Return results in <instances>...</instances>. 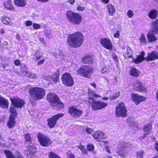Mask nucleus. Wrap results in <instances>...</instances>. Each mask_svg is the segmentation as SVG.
<instances>
[{"label": "nucleus", "mask_w": 158, "mask_h": 158, "mask_svg": "<svg viewBox=\"0 0 158 158\" xmlns=\"http://www.w3.org/2000/svg\"><path fill=\"white\" fill-rule=\"evenodd\" d=\"M4 152L7 158H23V155L18 151L12 152L9 150H5Z\"/></svg>", "instance_id": "obj_13"}, {"label": "nucleus", "mask_w": 158, "mask_h": 158, "mask_svg": "<svg viewBox=\"0 0 158 158\" xmlns=\"http://www.w3.org/2000/svg\"><path fill=\"white\" fill-rule=\"evenodd\" d=\"M37 137L39 142L43 146L48 147L52 143V140L48 136L41 133H39Z\"/></svg>", "instance_id": "obj_7"}, {"label": "nucleus", "mask_w": 158, "mask_h": 158, "mask_svg": "<svg viewBox=\"0 0 158 158\" xmlns=\"http://www.w3.org/2000/svg\"><path fill=\"white\" fill-rule=\"evenodd\" d=\"M144 52L142 51L140 55L137 56L136 59H133L132 62L136 64H138L144 60L147 61H149L158 59V53L156 51H153L148 53V56L146 58L144 57Z\"/></svg>", "instance_id": "obj_3"}, {"label": "nucleus", "mask_w": 158, "mask_h": 158, "mask_svg": "<svg viewBox=\"0 0 158 158\" xmlns=\"http://www.w3.org/2000/svg\"><path fill=\"white\" fill-rule=\"evenodd\" d=\"M92 136L94 139H97L98 141L99 140L98 139H103L107 137L106 134L103 133L102 131H96L93 134Z\"/></svg>", "instance_id": "obj_18"}, {"label": "nucleus", "mask_w": 158, "mask_h": 158, "mask_svg": "<svg viewBox=\"0 0 158 158\" xmlns=\"http://www.w3.org/2000/svg\"><path fill=\"white\" fill-rule=\"evenodd\" d=\"M110 66L104 65L102 66L101 72L103 73H107L110 72Z\"/></svg>", "instance_id": "obj_33"}, {"label": "nucleus", "mask_w": 158, "mask_h": 158, "mask_svg": "<svg viewBox=\"0 0 158 158\" xmlns=\"http://www.w3.org/2000/svg\"><path fill=\"white\" fill-rule=\"evenodd\" d=\"M127 15L129 18H131L133 17L134 14L132 10H129L127 12Z\"/></svg>", "instance_id": "obj_48"}, {"label": "nucleus", "mask_w": 158, "mask_h": 158, "mask_svg": "<svg viewBox=\"0 0 158 158\" xmlns=\"http://www.w3.org/2000/svg\"><path fill=\"white\" fill-rule=\"evenodd\" d=\"M9 102L7 100L2 97L0 98V107L3 109L8 108Z\"/></svg>", "instance_id": "obj_24"}, {"label": "nucleus", "mask_w": 158, "mask_h": 158, "mask_svg": "<svg viewBox=\"0 0 158 158\" xmlns=\"http://www.w3.org/2000/svg\"><path fill=\"white\" fill-rule=\"evenodd\" d=\"M62 82L63 84L68 87H71L74 84L73 78L69 73H65L62 77Z\"/></svg>", "instance_id": "obj_11"}, {"label": "nucleus", "mask_w": 158, "mask_h": 158, "mask_svg": "<svg viewBox=\"0 0 158 158\" xmlns=\"http://www.w3.org/2000/svg\"><path fill=\"white\" fill-rule=\"evenodd\" d=\"M158 33H155L152 31H149L147 35V37L148 40L149 42H153L157 40V38L155 35Z\"/></svg>", "instance_id": "obj_19"}, {"label": "nucleus", "mask_w": 158, "mask_h": 158, "mask_svg": "<svg viewBox=\"0 0 158 158\" xmlns=\"http://www.w3.org/2000/svg\"><path fill=\"white\" fill-rule=\"evenodd\" d=\"M63 1L65 3H69L71 4H73L74 3L75 0H63Z\"/></svg>", "instance_id": "obj_52"}, {"label": "nucleus", "mask_w": 158, "mask_h": 158, "mask_svg": "<svg viewBox=\"0 0 158 158\" xmlns=\"http://www.w3.org/2000/svg\"><path fill=\"white\" fill-rule=\"evenodd\" d=\"M15 118L12 116H10L9 120L7 123V126L9 128H13L15 125Z\"/></svg>", "instance_id": "obj_27"}, {"label": "nucleus", "mask_w": 158, "mask_h": 158, "mask_svg": "<svg viewBox=\"0 0 158 158\" xmlns=\"http://www.w3.org/2000/svg\"><path fill=\"white\" fill-rule=\"evenodd\" d=\"M89 97L88 98V102L91 105L92 108L93 110H101L107 106V104L102 101H95L94 99L93 98H100V95L96 94L94 91H91L90 90H88Z\"/></svg>", "instance_id": "obj_2"}, {"label": "nucleus", "mask_w": 158, "mask_h": 158, "mask_svg": "<svg viewBox=\"0 0 158 158\" xmlns=\"http://www.w3.org/2000/svg\"><path fill=\"white\" fill-rule=\"evenodd\" d=\"M131 119L129 118L127 120V123L129 124V125L131 126H132L133 125V123H131Z\"/></svg>", "instance_id": "obj_60"}, {"label": "nucleus", "mask_w": 158, "mask_h": 158, "mask_svg": "<svg viewBox=\"0 0 158 158\" xmlns=\"http://www.w3.org/2000/svg\"><path fill=\"white\" fill-rule=\"evenodd\" d=\"M77 148L80 149L83 153L87 154V151L85 150L83 146L80 145L77 146Z\"/></svg>", "instance_id": "obj_46"}, {"label": "nucleus", "mask_w": 158, "mask_h": 158, "mask_svg": "<svg viewBox=\"0 0 158 158\" xmlns=\"http://www.w3.org/2000/svg\"><path fill=\"white\" fill-rule=\"evenodd\" d=\"M93 69L90 66H83L77 71V75H82L86 77H89L90 74L93 72Z\"/></svg>", "instance_id": "obj_8"}, {"label": "nucleus", "mask_w": 158, "mask_h": 158, "mask_svg": "<svg viewBox=\"0 0 158 158\" xmlns=\"http://www.w3.org/2000/svg\"><path fill=\"white\" fill-rule=\"evenodd\" d=\"M69 113L72 117L77 118L81 115L82 111L74 106H72L69 108Z\"/></svg>", "instance_id": "obj_14"}, {"label": "nucleus", "mask_w": 158, "mask_h": 158, "mask_svg": "<svg viewBox=\"0 0 158 158\" xmlns=\"http://www.w3.org/2000/svg\"><path fill=\"white\" fill-rule=\"evenodd\" d=\"M25 23L26 26H28L31 25L32 24V23L31 21L28 20L26 21Z\"/></svg>", "instance_id": "obj_55"}, {"label": "nucleus", "mask_w": 158, "mask_h": 158, "mask_svg": "<svg viewBox=\"0 0 158 158\" xmlns=\"http://www.w3.org/2000/svg\"><path fill=\"white\" fill-rule=\"evenodd\" d=\"M14 63L16 66H19L20 64V63L18 60H16L15 61Z\"/></svg>", "instance_id": "obj_57"}, {"label": "nucleus", "mask_w": 158, "mask_h": 158, "mask_svg": "<svg viewBox=\"0 0 158 158\" xmlns=\"http://www.w3.org/2000/svg\"><path fill=\"white\" fill-rule=\"evenodd\" d=\"M102 2L105 4H106L109 2V0H100Z\"/></svg>", "instance_id": "obj_62"}, {"label": "nucleus", "mask_w": 158, "mask_h": 158, "mask_svg": "<svg viewBox=\"0 0 158 158\" xmlns=\"http://www.w3.org/2000/svg\"><path fill=\"white\" fill-rule=\"evenodd\" d=\"M21 72L24 76H26L28 72L27 71V68L25 65L22 64L21 66Z\"/></svg>", "instance_id": "obj_36"}, {"label": "nucleus", "mask_w": 158, "mask_h": 158, "mask_svg": "<svg viewBox=\"0 0 158 158\" xmlns=\"http://www.w3.org/2000/svg\"><path fill=\"white\" fill-rule=\"evenodd\" d=\"M105 150L108 153H110L111 152H110V150L109 149V148H108V147H106L105 148Z\"/></svg>", "instance_id": "obj_64"}, {"label": "nucleus", "mask_w": 158, "mask_h": 158, "mask_svg": "<svg viewBox=\"0 0 158 158\" xmlns=\"http://www.w3.org/2000/svg\"><path fill=\"white\" fill-rule=\"evenodd\" d=\"M10 101L14 106L16 108H21L24 104L23 100L17 97L10 98Z\"/></svg>", "instance_id": "obj_17"}, {"label": "nucleus", "mask_w": 158, "mask_h": 158, "mask_svg": "<svg viewBox=\"0 0 158 158\" xmlns=\"http://www.w3.org/2000/svg\"><path fill=\"white\" fill-rule=\"evenodd\" d=\"M1 20L3 23L7 25H10L11 22L9 18L6 17H4L2 18Z\"/></svg>", "instance_id": "obj_34"}, {"label": "nucleus", "mask_w": 158, "mask_h": 158, "mask_svg": "<svg viewBox=\"0 0 158 158\" xmlns=\"http://www.w3.org/2000/svg\"><path fill=\"white\" fill-rule=\"evenodd\" d=\"M36 152L35 148L34 146H31L29 149L26 151L25 153L29 157H31L32 155Z\"/></svg>", "instance_id": "obj_25"}, {"label": "nucleus", "mask_w": 158, "mask_h": 158, "mask_svg": "<svg viewBox=\"0 0 158 158\" xmlns=\"http://www.w3.org/2000/svg\"><path fill=\"white\" fill-rule=\"evenodd\" d=\"M66 16L69 22L73 25H79L82 22L81 15L77 13L71 11H68L66 14Z\"/></svg>", "instance_id": "obj_6"}, {"label": "nucleus", "mask_w": 158, "mask_h": 158, "mask_svg": "<svg viewBox=\"0 0 158 158\" xmlns=\"http://www.w3.org/2000/svg\"><path fill=\"white\" fill-rule=\"evenodd\" d=\"M151 28V31L155 33H158V20L152 22Z\"/></svg>", "instance_id": "obj_26"}, {"label": "nucleus", "mask_w": 158, "mask_h": 158, "mask_svg": "<svg viewBox=\"0 0 158 158\" xmlns=\"http://www.w3.org/2000/svg\"><path fill=\"white\" fill-rule=\"evenodd\" d=\"M33 26L35 29H38L40 27V24L35 23H34L33 24Z\"/></svg>", "instance_id": "obj_51"}, {"label": "nucleus", "mask_w": 158, "mask_h": 158, "mask_svg": "<svg viewBox=\"0 0 158 158\" xmlns=\"http://www.w3.org/2000/svg\"><path fill=\"white\" fill-rule=\"evenodd\" d=\"M94 148V146L93 145L91 144H88L87 146L86 149L89 151H92Z\"/></svg>", "instance_id": "obj_45"}, {"label": "nucleus", "mask_w": 158, "mask_h": 158, "mask_svg": "<svg viewBox=\"0 0 158 158\" xmlns=\"http://www.w3.org/2000/svg\"><path fill=\"white\" fill-rule=\"evenodd\" d=\"M15 5L21 7L24 6L26 4V0H14Z\"/></svg>", "instance_id": "obj_30"}, {"label": "nucleus", "mask_w": 158, "mask_h": 158, "mask_svg": "<svg viewBox=\"0 0 158 158\" xmlns=\"http://www.w3.org/2000/svg\"><path fill=\"white\" fill-rule=\"evenodd\" d=\"M121 29H120L119 30H118L114 34V37L115 38H118L120 36V31H121Z\"/></svg>", "instance_id": "obj_50"}, {"label": "nucleus", "mask_w": 158, "mask_h": 158, "mask_svg": "<svg viewBox=\"0 0 158 158\" xmlns=\"http://www.w3.org/2000/svg\"><path fill=\"white\" fill-rule=\"evenodd\" d=\"M132 100L135 104L138 105L141 102L145 101L146 98L143 96L137 95L136 94L132 93L131 94Z\"/></svg>", "instance_id": "obj_16"}, {"label": "nucleus", "mask_w": 158, "mask_h": 158, "mask_svg": "<svg viewBox=\"0 0 158 158\" xmlns=\"http://www.w3.org/2000/svg\"><path fill=\"white\" fill-rule=\"evenodd\" d=\"M15 139L13 138H9L8 139V140L9 141V142L10 144H14Z\"/></svg>", "instance_id": "obj_54"}, {"label": "nucleus", "mask_w": 158, "mask_h": 158, "mask_svg": "<svg viewBox=\"0 0 158 158\" xmlns=\"http://www.w3.org/2000/svg\"><path fill=\"white\" fill-rule=\"evenodd\" d=\"M127 110L123 102L119 103L116 108L115 114L117 116L124 117L127 116Z\"/></svg>", "instance_id": "obj_10"}, {"label": "nucleus", "mask_w": 158, "mask_h": 158, "mask_svg": "<svg viewBox=\"0 0 158 158\" xmlns=\"http://www.w3.org/2000/svg\"><path fill=\"white\" fill-rule=\"evenodd\" d=\"M64 115L63 114H59L54 115L48 119V124L49 128H52L54 127L57 121L60 118L63 117Z\"/></svg>", "instance_id": "obj_12"}, {"label": "nucleus", "mask_w": 158, "mask_h": 158, "mask_svg": "<svg viewBox=\"0 0 158 158\" xmlns=\"http://www.w3.org/2000/svg\"><path fill=\"white\" fill-rule=\"evenodd\" d=\"M44 61H45L44 59H43V60H41L40 61L38 62V63H37V65H38L39 66V65H41V64H43L44 63Z\"/></svg>", "instance_id": "obj_58"}, {"label": "nucleus", "mask_w": 158, "mask_h": 158, "mask_svg": "<svg viewBox=\"0 0 158 158\" xmlns=\"http://www.w3.org/2000/svg\"><path fill=\"white\" fill-rule=\"evenodd\" d=\"M10 112L11 113L10 116H12L13 117H16L17 116V113L15 109L13 107H10Z\"/></svg>", "instance_id": "obj_41"}, {"label": "nucleus", "mask_w": 158, "mask_h": 158, "mask_svg": "<svg viewBox=\"0 0 158 158\" xmlns=\"http://www.w3.org/2000/svg\"><path fill=\"white\" fill-rule=\"evenodd\" d=\"M92 58L91 55H86L82 58L81 61L84 64H92L93 63Z\"/></svg>", "instance_id": "obj_20"}, {"label": "nucleus", "mask_w": 158, "mask_h": 158, "mask_svg": "<svg viewBox=\"0 0 158 158\" xmlns=\"http://www.w3.org/2000/svg\"><path fill=\"white\" fill-rule=\"evenodd\" d=\"M3 47H5L6 48H7V46L8 45V43L7 42L5 41L3 42Z\"/></svg>", "instance_id": "obj_61"}, {"label": "nucleus", "mask_w": 158, "mask_h": 158, "mask_svg": "<svg viewBox=\"0 0 158 158\" xmlns=\"http://www.w3.org/2000/svg\"><path fill=\"white\" fill-rule=\"evenodd\" d=\"M144 154V152L142 150L138 151L136 154V156L137 158H142Z\"/></svg>", "instance_id": "obj_39"}, {"label": "nucleus", "mask_w": 158, "mask_h": 158, "mask_svg": "<svg viewBox=\"0 0 158 158\" xmlns=\"http://www.w3.org/2000/svg\"><path fill=\"white\" fill-rule=\"evenodd\" d=\"M86 132L89 134H91L93 132V130L92 129L88 127L85 128Z\"/></svg>", "instance_id": "obj_49"}, {"label": "nucleus", "mask_w": 158, "mask_h": 158, "mask_svg": "<svg viewBox=\"0 0 158 158\" xmlns=\"http://www.w3.org/2000/svg\"><path fill=\"white\" fill-rule=\"evenodd\" d=\"M85 7L83 6H78L77 7V10L78 11H82L84 10Z\"/></svg>", "instance_id": "obj_53"}, {"label": "nucleus", "mask_w": 158, "mask_h": 158, "mask_svg": "<svg viewBox=\"0 0 158 158\" xmlns=\"http://www.w3.org/2000/svg\"><path fill=\"white\" fill-rule=\"evenodd\" d=\"M123 54L125 58L131 57L133 54V52L131 48L129 46H127L126 49L123 52Z\"/></svg>", "instance_id": "obj_23"}, {"label": "nucleus", "mask_w": 158, "mask_h": 158, "mask_svg": "<svg viewBox=\"0 0 158 158\" xmlns=\"http://www.w3.org/2000/svg\"><path fill=\"white\" fill-rule=\"evenodd\" d=\"M106 10L108 11V14L109 16H113L115 12V8L114 6L111 3H109L106 6Z\"/></svg>", "instance_id": "obj_21"}, {"label": "nucleus", "mask_w": 158, "mask_h": 158, "mask_svg": "<svg viewBox=\"0 0 158 158\" xmlns=\"http://www.w3.org/2000/svg\"><path fill=\"white\" fill-rule=\"evenodd\" d=\"M118 154L122 157H125L128 153V151L125 149H118Z\"/></svg>", "instance_id": "obj_29"}, {"label": "nucleus", "mask_w": 158, "mask_h": 158, "mask_svg": "<svg viewBox=\"0 0 158 158\" xmlns=\"http://www.w3.org/2000/svg\"><path fill=\"white\" fill-rule=\"evenodd\" d=\"M30 78L36 79L38 77L37 75L36 74L29 72L26 76Z\"/></svg>", "instance_id": "obj_43"}, {"label": "nucleus", "mask_w": 158, "mask_h": 158, "mask_svg": "<svg viewBox=\"0 0 158 158\" xmlns=\"http://www.w3.org/2000/svg\"><path fill=\"white\" fill-rule=\"evenodd\" d=\"M133 89L136 91L141 93H147V89L142 83L139 80H135L132 84Z\"/></svg>", "instance_id": "obj_9"}, {"label": "nucleus", "mask_w": 158, "mask_h": 158, "mask_svg": "<svg viewBox=\"0 0 158 158\" xmlns=\"http://www.w3.org/2000/svg\"><path fill=\"white\" fill-rule=\"evenodd\" d=\"M155 149L157 151H158V142H156L155 146Z\"/></svg>", "instance_id": "obj_63"}, {"label": "nucleus", "mask_w": 158, "mask_h": 158, "mask_svg": "<svg viewBox=\"0 0 158 158\" xmlns=\"http://www.w3.org/2000/svg\"><path fill=\"white\" fill-rule=\"evenodd\" d=\"M44 35L48 39H51L52 37V32L50 30L45 29L44 31Z\"/></svg>", "instance_id": "obj_38"}, {"label": "nucleus", "mask_w": 158, "mask_h": 158, "mask_svg": "<svg viewBox=\"0 0 158 158\" xmlns=\"http://www.w3.org/2000/svg\"><path fill=\"white\" fill-rule=\"evenodd\" d=\"M139 42L141 44H146L147 41L144 35L141 34L139 38Z\"/></svg>", "instance_id": "obj_37"}, {"label": "nucleus", "mask_w": 158, "mask_h": 158, "mask_svg": "<svg viewBox=\"0 0 158 158\" xmlns=\"http://www.w3.org/2000/svg\"><path fill=\"white\" fill-rule=\"evenodd\" d=\"M119 93L118 92L116 94H115L113 95L110 96V99L111 100H115L119 97Z\"/></svg>", "instance_id": "obj_47"}, {"label": "nucleus", "mask_w": 158, "mask_h": 158, "mask_svg": "<svg viewBox=\"0 0 158 158\" xmlns=\"http://www.w3.org/2000/svg\"><path fill=\"white\" fill-rule=\"evenodd\" d=\"M152 125L150 123L148 124L147 125L144 126L143 128V130L145 133V135H148L152 129Z\"/></svg>", "instance_id": "obj_32"}, {"label": "nucleus", "mask_w": 158, "mask_h": 158, "mask_svg": "<svg viewBox=\"0 0 158 158\" xmlns=\"http://www.w3.org/2000/svg\"><path fill=\"white\" fill-rule=\"evenodd\" d=\"M39 40L42 43V44H46L44 40V39L43 38H40L39 39Z\"/></svg>", "instance_id": "obj_59"}, {"label": "nucleus", "mask_w": 158, "mask_h": 158, "mask_svg": "<svg viewBox=\"0 0 158 158\" xmlns=\"http://www.w3.org/2000/svg\"><path fill=\"white\" fill-rule=\"evenodd\" d=\"M157 15L158 12L157 10H152L150 12L149 14V16L150 18L154 19L156 17Z\"/></svg>", "instance_id": "obj_35"}, {"label": "nucleus", "mask_w": 158, "mask_h": 158, "mask_svg": "<svg viewBox=\"0 0 158 158\" xmlns=\"http://www.w3.org/2000/svg\"><path fill=\"white\" fill-rule=\"evenodd\" d=\"M131 146L129 143L125 142H120L119 143L118 149H125V148H128Z\"/></svg>", "instance_id": "obj_31"}, {"label": "nucleus", "mask_w": 158, "mask_h": 158, "mask_svg": "<svg viewBox=\"0 0 158 158\" xmlns=\"http://www.w3.org/2000/svg\"><path fill=\"white\" fill-rule=\"evenodd\" d=\"M25 140L27 142H31L32 137V135L29 134H26L24 135Z\"/></svg>", "instance_id": "obj_40"}, {"label": "nucleus", "mask_w": 158, "mask_h": 158, "mask_svg": "<svg viewBox=\"0 0 158 158\" xmlns=\"http://www.w3.org/2000/svg\"><path fill=\"white\" fill-rule=\"evenodd\" d=\"M30 97L33 100L37 101L42 99L45 94V90L39 87H32L29 89Z\"/></svg>", "instance_id": "obj_4"}, {"label": "nucleus", "mask_w": 158, "mask_h": 158, "mask_svg": "<svg viewBox=\"0 0 158 158\" xmlns=\"http://www.w3.org/2000/svg\"><path fill=\"white\" fill-rule=\"evenodd\" d=\"M67 158H75L74 155L72 153H69L68 154Z\"/></svg>", "instance_id": "obj_56"}, {"label": "nucleus", "mask_w": 158, "mask_h": 158, "mask_svg": "<svg viewBox=\"0 0 158 158\" xmlns=\"http://www.w3.org/2000/svg\"><path fill=\"white\" fill-rule=\"evenodd\" d=\"M51 76L47 78L46 77H45V79L48 80H50V79L51 78L52 80L55 82H57L59 80V72L56 71L55 73L51 74Z\"/></svg>", "instance_id": "obj_22"}, {"label": "nucleus", "mask_w": 158, "mask_h": 158, "mask_svg": "<svg viewBox=\"0 0 158 158\" xmlns=\"http://www.w3.org/2000/svg\"><path fill=\"white\" fill-rule=\"evenodd\" d=\"M34 58L37 61L42 57V55L41 52H36L35 54L34 55Z\"/></svg>", "instance_id": "obj_42"}, {"label": "nucleus", "mask_w": 158, "mask_h": 158, "mask_svg": "<svg viewBox=\"0 0 158 158\" xmlns=\"http://www.w3.org/2000/svg\"><path fill=\"white\" fill-rule=\"evenodd\" d=\"M130 74L133 77H138L139 74V71L135 68H132L130 70Z\"/></svg>", "instance_id": "obj_28"}, {"label": "nucleus", "mask_w": 158, "mask_h": 158, "mask_svg": "<svg viewBox=\"0 0 158 158\" xmlns=\"http://www.w3.org/2000/svg\"><path fill=\"white\" fill-rule=\"evenodd\" d=\"M84 37L80 31L76 32L69 34L67 38V44L71 47L77 48L80 47L83 44Z\"/></svg>", "instance_id": "obj_1"}, {"label": "nucleus", "mask_w": 158, "mask_h": 158, "mask_svg": "<svg viewBox=\"0 0 158 158\" xmlns=\"http://www.w3.org/2000/svg\"><path fill=\"white\" fill-rule=\"evenodd\" d=\"M100 43L102 46L107 49L111 50L112 49V44L111 40L109 39L103 38L101 39Z\"/></svg>", "instance_id": "obj_15"}, {"label": "nucleus", "mask_w": 158, "mask_h": 158, "mask_svg": "<svg viewBox=\"0 0 158 158\" xmlns=\"http://www.w3.org/2000/svg\"><path fill=\"white\" fill-rule=\"evenodd\" d=\"M48 156L49 158H60L59 156L53 152H49Z\"/></svg>", "instance_id": "obj_44"}, {"label": "nucleus", "mask_w": 158, "mask_h": 158, "mask_svg": "<svg viewBox=\"0 0 158 158\" xmlns=\"http://www.w3.org/2000/svg\"><path fill=\"white\" fill-rule=\"evenodd\" d=\"M47 99L54 109L59 110L64 107L63 104L59 100V97L54 94L49 93L47 95Z\"/></svg>", "instance_id": "obj_5"}]
</instances>
